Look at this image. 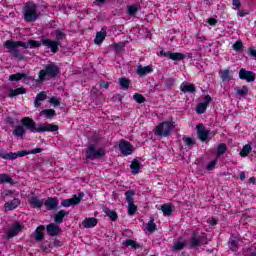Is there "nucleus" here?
<instances>
[{
	"label": "nucleus",
	"mask_w": 256,
	"mask_h": 256,
	"mask_svg": "<svg viewBox=\"0 0 256 256\" xmlns=\"http://www.w3.org/2000/svg\"><path fill=\"white\" fill-rule=\"evenodd\" d=\"M105 37H107V31H105V29H101V31L96 34V38L94 40L95 44L101 45V43L105 41Z\"/></svg>",
	"instance_id": "obj_26"
},
{
	"label": "nucleus",
	"mask_w": 256,
	"mask_h": 256,
	"mask_svg": "<svg viewBox=\"0 0 256 256\" xmlns=\"http://www.w3.org/2000/svg\"><path fill=\"white\" fill-rule=\"evenodd\" d=\"M240 179L241 181H245V172L240 173Z\"/></svg>",
	"instance_id": "obj_62"
},
{
	"label": "nucleus",
	"mask_w": 256,
	"mask_h": 256,
	"mask_svg": "<svg viewBox=\"0 0 256 256\" xmlns=\"http://www.w3.org/2000/svg\"><path fill=\"white\" fill-rule=\"evenodd\" d=\"M173 204L166 203L161 206V211L164 215V217H171V213H173Z\"/></svg>",
	"instance_id": "obj_23"
},
{
	"label": "nucleus",
	"mask_w": 256,
	"mask_h": 256,
	"mask_svg": "<svg viewBox=\"0 0 256 256\" xmlns=\"http://www.w3.org/2000/svg\"><path fill=\"white\" fill-rule=\"evenodd\" d=\"M4 47L8 49V53L14 57V59H17V61H23L25 59V56L21 54L19 51V47H23L24 49H37L38 47H41V42L35 41V40H28L27 43L22 41H13V40H7L4 43Z\"/></svg>",
	"instance_id": "obj_1"
},
{
	"label": "nucleus",
	"mask_w": 256,
	"mask_h": 256,
	"mask_svg": "<svg viewBox=\"0 0 256 256\" xmlns=\"http://www.w3.org/2000/svg\"><path fill=\"white\" fill-rule=\"evenodd\" d=\"M196 129L200 141H207V138L209 137V130H206L203 124H198Z\"/></svg>",
	"instance_id": "obj_17"
},
{
	"label": "nucleus",
	"mask_w": 256,
	"mask_h": 256,
	"mask_svg": "<svg viewBox=\"0 0 256 256\" xmlns=\"http://www.w3.org/2000/svg\"><path fill=\"white\" fill-rule=\"evenodd\" d=\"M183 141H184L185 145H187L188 147L195 145V140L192 138L185 137V138H183Z\"/></svg>",
	"instance_id": "obj_50"
},
{
	"label": "nucleus",
	"mask_w": 256,
	"mask_h": 256,
	"mask_svg": "<svg viewBox=\"0 0 256 256\" xmlns=\"http://www.w3.org/2000/svg\"><path fill=\"white\" fill-rule=\"evenodd\" d=\"M123 245H125V247H130L131 249H141V244L132 239L124 241Z\"/></svg>",
	"instance_id": "obj_30"
},
{
	"label": "nucleus",
	"mask_w": 256,
	"mask_h": 256,
	"mask_svg": "<svg viewBox=\"0 0 256 256\" xmlns=\"http://www.w3.org/2000/svg\"><path fill=\"white\" fill-rule=\"evenodd\" d=\"M239 17H245L247 15V12L240 11L238 12Z\"/></svg>",
	"instance_id": "obj_60"
},
{
	"label": "nucleus",
	"mask_w": 256,
	"mask_h": 256,
	"mask_svg": "<svg viewBox=\"0 0 256 256\" xmlns=\"http://www.w3.org/2000/svg\"><path fill=\"white\" fill-rule=\"evenodd\" d=\"M47 99V93L45 91L40 92L37 94L36 99L34 101V106L36 108L41 107V104L39 103L40 101H45Z\"/></svg>",
	"instance_id": "obj_27"
},
{
	"label": "nucleus",
	"mask_w": 256,
	"mask_h": 256,
	"mask_svg": "<svg viewBox=\"0 0 256 256\" xmlns=\"http://www.w3.org/2000/svg\"><path fill=\"white\" fill-rule=\"evenodd\" d=\"M160 55L163 57H168V59H171L172 61H183L185 59V55L183 53H173L171 51H160Z\"/></svg>",
	"instance_id": "obj_11"
},
{
	"label": "nucleus",
	"mask_w": 256,
	"mask_h": 256,
	"mask_svg": "<svg viewBox=\"0 0 256 256\" xmlns=\"http://www.w3.org/2000/svg\"><path fill=\"white\" fill-rule=\"evenodd\" d=\"M225 151H227V145L225 143H221L218 145V155L225 154Z\"/></svg>",
	"instance_id": "obj_48"
},
{
	"label": "nucleus",
	"mask_w": 256,
	"mask_h": 256,
	"mask_svg": "<svg viewBox=\"0 0 256 256\" xmlns=\"http://www.w3.org/2000/svg\"><path fill=\"white\" fill-rule=\"evenodd\" d=\"M211 103V96L206 95L204 98V102L198 104L196 108V112L199 113L200 115L205 113L207 111V107H209V104Z\"/></svg>",
	"instance_id": "obj_16"
},
{
	"label": "nucleus",
	"mask_w": 256,
	"mask_h": 256,
	"mask_svg": "<svg viewBox=\"0 0 256 256\" xmlns=\"http://www.w3.org/2000/svg\"><path fill=\"white\" fill-rule=\"evenodd\" d=\"M27 133V129L23 125H18L12 131V135L17 139H23V136Z\"/></svg>",
	"instance_id": "obj_21"
},
{
	"label": "nucleus",
	"mask_w": 256,
	"mask_h": 256,
	"mask_svg": "<svg viewBox=\"0 0 256 256\" xmlns=\"http://www.w3.org/2000/svg\"><path fill=\"white\" fill-rule=\"evenodd\" d=\"M27 93V90L25 88H17L14 90H11L10 93L8 94V97H17V95H25Z\"/></svg>",
	"instance_id": "obj_34"
},
{
	"label": "nucleus",
	"mask_w": 256,
	"mask_h": 256,
	"mask_svg": "<svg viewBox=\"0 0 256 256\" xmlns=\"http://www.w3.org/2000/svg\"><path fill=\"white\" fill-rule=\"evenodd\" d=\"M24 20L27 23H33L39 19V10H37V5L33 2H28L23 8Z\"/></svg>",
	"instance_id": "obj_3"
},
{
	"label": "nucleus",
	"mask_w": 256,
	"mask_h": 256,
	"mask_svg": "<svg viewBox=\"0 0 256 256\" xmlns=\"http://www.w3.org/2000/svg\"><path fill=\"white\" fill-rule=\"evenodd\" d=\"M207 23L210 24L212 27H215L217 25V19L215 18H208Z\"/></svg>",
	"instance_id": "obj_54"
},
{
	"label": "nucleus",
	"mask_w": 256,
	"mask_h": 256,
	"mask_svg": "<svg viewBox=\"0 0 256 256\" xmlns=\"http://www.w3.org/2000/svg\"><path fill=\"white\" fill-rule=\"evenodd\" d=\"M180 91L183 93H195V85L183 82L180 86Z\"/></svg>",
	"instance_id": "obj_25"
},
{
	"label": "nucleus",
	"mask_w": 256,
	"mask_h": 256,
	"mask_svg": "<svg viewBox=\"0 0 256 256\" xmlns=\"http://www.w3.org/2000/svg\"><path fill=\"white\" fill-rule=\"evenodd\" d=\"M191 247H199V245H207V236L193 234L190 239Z\"/></svg>",
	"instance_id": "obj_9"
},
{
	"label": "nucleus",
	"mask_w": 256,
	"mask_h": 256,
	"mask_svg": "<svg viewBox=\"0 0 256 256\" xmlns=\"http://www.w3.org/2000/svg\"><path fill=\"white\" fill-rule=\"evenodd\" d=\"M250 256H256V251L255 252H251Z\"/></svg>",
	"instance_id": "obj_64"
},
{
	"label": "nucleus",
	"mask_w": 256,
	"mask_h": 256,
	"mask_svg": "<svg viewBox=\"0 0 256 256\" xmlns=\"http://www.w3.org/2000/svg\"><path fill=\"white\" fill-rule=\"evenodd\" d=\"M49 103L52 104L53 107H59V105H61V99L52 97L50 98Z\"/></svg>",
	"instance_id": "obj_45"
},
{
	"label": "nucleus",
	"mask_w": 256,
	"mask_h": 256,
	"mask_svg": "<svg viewBox=\"0 0 256 256\" xmlns=\"http://www.w3.org/2000/svg\"><path fill=\"white\" fill-rule=\"evenodd\" d=\"M7 155H8V153L5 152V150H0L1 159H6L7 160Z\"/></svg>",
	"instance_id": "obj_56"
},
{
	"label": "nucleus",
	"mask_w": 256,
	"mask_h": 256,
	"mask_svg": "<svg viewBox=\"0 0 256 256\" xmlns=\"http://www.w3.org/2000/svg\"><path fill=\"white\" fill-rule=\"evenodd\" d=\"M119 149H120L122 155H132V153H133V146L125 140L120 141Z\"/></svg>",
	"instance_id": "obj_12"
},
{
	"label": "nucleus",
	"mask_w": 256,
	"mask_h": 256,
	"mask_svg": "<svg viewBox=\"0 0 256 256\" xmlns=\"http://www.w3.org/2000/svg\"><path fill=\"white\" fill-rule=\"evenodd\" d=\"M250 182L253 183V185H255V183H256L255 177H251Z\"/></svg>",
	"instance_id": "obj_63"
},
{
	"label": "nucleus",
	"mask_w": 256,
	"mask_h": 256,
	"mask_svg": "<svg viewBox=\"0 0 256 256\" xmlns=\"http://www.w3.org/2000/svg\"><path fill=\"white\" fill-rule=\"evenodd\" d=\"M46 231L48 235L55 237V235H59L61 233V228L57 224L51 223L47 225Z\"/></svg>",
	"instance_id": "obj_18"
},
{
	"label": "nucleus",
	"mask_w": 256,
	"mask_h": 256,
	"mask_svg": "<svg viewBox=\"0 0 256 256\" xmlns=\"http://www.w3.org/2000/svg\"><path fill=\"white\" fill-rule=\"evenodd\" d=\"M21 79H27V74L17 73V74H12L9 77V81H21Z\"/></svg>",
	"instance_id": "obj_36"
},
{
	"label": "nucleus",
	"mask_w": 256,
	"mask_h": 256,
	"mask_svg": "<svg viewBox=\"0 0 256 256\" xmlns=\"http://www.w3.org/2000/svg\"><path fill=\"white\" fill-rule=\"evenodd\" d=\"M119 83H120V87L122 89H129V79H127V78H120Z\"/></svg>",
	"instance_id": "obj_44"
},
{
	"label": "nucleus",
	"mask_w": 256,
	"mask_h": 256,
	"mask_svg": "<svg viewBox=\"0 0 256 256\" xmlns=\"http://www.w3.org/2000/svg\"><path fill=\"white\" fill-rule=\"evenodd\" d=\"M248 51H249V55H251V57H254V59H256V50L253 48H250Z\"/></svg>",
	"instance_id": "obj_57"
},
{
	"label": "nucleus",
	"mask_w": 256,
	"mask_h": 256,
	"mask_svg": "<svg viewBox=\"0 0 256 256\" xmlns=\"http://www.w3.org/2000/svg\"><path fill=\"white\" fill-rule=\"evenodd\" d=\"M215 165H217V158L208 163L206 166L207 171H213V169H215Z\"/></svg>",
	"instance_id": "obj_51"
},
{
	"label": "nucleus",
	"mask_w": 256,
	"mask_h": 256,
	"mask_svg": "<svg viewBox=\"0 0 256 256\" xmlns=\"http://www.w3.org/2000/svg\"><path fill=\"white\" fill-rule=\"evenodd\" d=\"M21 229L23 227L18 222L14 223L11 227V229L7 233L8 239H11L12 237H15L16 235H19V232H21Z\"/></svg>",
	"instance_id": "obj_19"
},
{
	"label": "nucleus",
	"mask_w": 256,
	"mask_h": 256,
	"mask_svg": "<svg viewBox=\"0 0 256 256\" xmlns=\"http://www.w3.org/2000/svg\"><path fill=\"white\" fill-rule=\"evenodd\" d=\"M103 211L109 217V219H111V221H117V212H115L114 210H110L109 208H107V206L103 207Z\"/></svg>",
	"instance_id": "obj_32"
},
{
	"label": "nucleus",
	"mask_w": 256,
	"mask_h": 256,
	"mask_svg": "<svg viewBox=\"0 0 256 256\" xmlns=\"http://www.w3.org/2000/svg\"><path fill=\"white\" fill-rule=\"evenodd\" d=\"M28 203H29L30 207H33L34 209H41L45 203V200H41V199H39V197L32 195L28 199Z\"/></svg>",
	"instance_id": "obj_14"
},
{
	"label": "nucleus",
	"mask_w": 256,
	"mask_h": 256,
	"mask_svg": "<svg viewBox=\"0 0 256 256\" xmlns=\"http://www.w3.org/2000/svg\"><path fill=\"white\" fill-rule=\"evenodd\" d=\"M57 41H61L65 37V30H56L53 32Z\"/></svg>",
	"instance_id": "obj_42"
},
{
	"label": "nucleus",
	"mask_w": 256,
	"mask_h": 256,
	"mask_svg": "<svg viewBox=\"0 0 256 256\" xmlns=\"http://www.w3.org/2000/svg\"><path fill=\"white\" fill-rule=\"evenodd\" d=\"M106 0H96L97 5L101 6Z\"/></svg>",
	"instance_id": "obj_61"
},
{
	"label": "nucleus",
	"mask_w": 256,
	"mask_h": 256,
	"mask_svg": "<svg viewBox=\"0 0 256 256\" xmlns=\"http://www.w3.org/2000/svg\"><path fill=\"white\" fill-rule=\"evenodd\" d=\"M85 197V193L80 192L78 195L75 194L72 198L70 199H65L61 202L62 207H71V205H79L81 203V199Z\"/></svg>",
	"instance_id": "obj_8"
},
{
	"label": "nucleus",
	"mask_w": 256,
	"mask_h": 256,
	"mask_svg": "<svg viewBox=\"0 0 256 256\" xmlns=\"http://www.w3.org/2000/svg\"><path fill=\"white\" fill-rule=\"evenodd\" d=\"M137 75L139 77H145V75H149V73H153V66H142L139 65L136 70Z\"/></svg>",
	"instance_id": "obj_20"
},
{
	"label": "nucleus",
	"mask_w": 256,
	"mask_h": 256,
	"mask_svg": "<svg viewBox=\"0 0 256 256\" xmlns=\"http://www.w3.org/2000/svg\"><path fill=\"white\" fill-rule=\"evenodd\" d=\"M82 225L85 229H92L97 226V218H86L82 221Z\"/></svg>",
	"instance_id": "obj_24"
},
{
	"label": "nucleus",
	"mask_w": 256,
	"mask_h": 256,
	"mask_svg": "<svg viewBox=\"0 0 256 256\" xmlns=\"http://www.w3.org/2000/svg\"><path fill=\"white\" fill-rule=\"evenodd\" d=\"M232 5L236 7V9H239V7H241V1L233 0Z\"/></svg>",
	"instance_id": "obj_55"
},
{
	"label": "nucleus",
	"mask_w": 256,
	"mask_h": 256,
	"mask_svg": "<svg viewBox=\"0 0 256 256\" xmlns=\"http://www.w3.org/2000/svg\"><path fill=\"white\" fill-rule=\"evenodd\" d=\"M20 123L22 127L31 131V133H45V132H53L59 131V126L54 124H40L39 127L36 128L35 120L30 117H24L21 119Z\"/></svg>",
	"instance_id": "obj_2"
},
{
	"label": "nucleus",
	"mask_w": 256,
	"mask_h": 256,
	"mask_svg": "<svg viewBox=\"0 0 256 256\" xmlns=\"http://www.w3.org/2000/svg\"><path fill=\"white\" fill-rule=\"evenodd\" d=\"M232 48L234 49V51H241L243 49V42L237 41L233 44Z\"/></svg>",
	"instance_id": "obj_49"
},
{
	"label": "nucleus",
	"mask_w": 256,
	"mask_h": 256,
	"mask_svg": "<svg viewBox=\"0 0 256 256\" xmlns=\"http://www.w3.org/2000/svg\"><path fill=\"white\" fill-rule=\"evenodd\" d=\"M185 247V242H175L172 251H181Z\"/></svg>",
	"instance_id": "obj_43"
},
{
	"label": "nucleus",
	"mask_w": 256,
	"mask_h": 256,
	"mask_svg": "<svg viewBox=\"0 0 256 256\" xmlns=\"http://www.w3.org/2000/svg\"><path fill=\"white\" fill-rule=\"evenodd\" d=\"M44 205L48 211H53V209H57V207H59V199L49 197L44 201Z\"/></svg>",
	"instance_id": "obj_15"
},
{
	"label": "nucleus",
	"mask_w": 256,
	"mask_h": 256,
	"mask_svg": "<svg viewBox=\"0 0 256 256\" xmlns=\"http://www.w3.org/2000/svg\"><path fill=\"white\" fill-rule=\"evenodd\" d=\"M125 196H126V201L128 203V205H133L135 203V191L133 190H129L127 192H125Z\"/></svg>",
	"instance_id": "obj_35"
},
{
	"label": "nucleus",
	"mask_w": 256,
	"mask_h": 256,
	"mask_svg": "<svg viewBox=\"0 0 256 256\" xmlns=\"http://www.w3.org/2000/svg\"><path fill=\"white\" fill-rule=\"evenodd\" d=\"M137 212V206L134 204H128V214L129 215H135Z\"/></svg>",
	"instance_id": "obj_47"
},
{
	"label": "nucleus",
	"mask_w": 256,
	"mask_h": 256,
	"mask_svg": "<svg viewBox=\"0 0 256 256\" xmlns=\"http://www.w3.org/2000/svg\"><path fill=\"white\" fill-rule=\"evenodd\" d=\"M173 131V124L171 122H162L156 126L154 134L157 137H169Z\"/></svg>",
	"instance_id": "obj_5"
},
{
	"label": "nucleus",
	"mask_w": 256,
	"mask_h": 256,
	"mask_svg": "<svg viewBox=\"0 0 256 256\" xmlns=\"http://www.w3.org/2000/svg\"><path fill=\"white\" fill-rule=\"evenodd\" d=\"M207 223H209V225H215L217 223V219L215 218L208 219Z\"/></svg>",
	"instance_id": "obj_58"
},
{
	"label": "nucleus",
	"mask_w": 256,
	"mask_h": 256,
	"mask_svg": "<svg viewBox=\"0 0 256 256\" xmlns=\"http://www.w3.org/2000/svg\"><path fill=\"white\" fill-rule=\"evenodd\" d=\"M40 115L46 117V119H53L57 114L54 109H45L40 112Z\"/></svg>",
	"instance_id": "obj_31"
},
{
	"label": "nucleus",
	"mask_w": 256,
	"mask_h": 256,
	"mask_svg": "<svg viewBox=\"0 0 256 256\" xmlns=\"http://www.w3.org/2000/svg\"><path fill=\"white\" fill-rule=\"evenodd\" d=\"M43 149L41 148H35L33 150L27 151V150H22L18 152H10L8 155H6V160L7 161H15V159H18V157H25V155H37V153H41Z\"/></svg>",
	"instance_id": "obj_6"
},
{
	"label": "nucleus",
	"mask_w": 256,
	"mask_h": 256,
	"mask_svg": "<svg viewBox=\"0 0 256 256\" xmlns=\"http://www.w3.org/2000/svg\"><path fill=\"white\" fill-rule=\"evenodd\" d=\"M100 87H103V89H109V83L108 82H101Z\"/></svg>",
	"instance_id": "obj_59"
},
{
	"label": "nucleus",
	"mask_w": 256,
	"mask_h": 256,
	"mask_svg": "<svg viewBox=\"0 0 256 256\" xmlns=\"http://www.w3.org/2000/svg\"><path fill=\"white\" fill-rule=\"evenodd\" d=\"M69 215V212L65 210H60L58 213L54 216L55 223H63L64 217H67Z\"/></svg>",
	"instance_id": "obj_28"
},
{
	"label": "nucleus",
	"mask_w": 256,
	"mask_h": 256,
	"mask_svg": "<svg viewBox=\"0 0 256 256\" xmlns=\"http://www.w3.org/2000/svg\"><path fill=\"white\" fill-rule=\"evenodd\" d=\"M146 230L148 231V233H155V231H157V224H155V221L153 219H151L147 223Z\"/></svg>",
	"instance_id": "obj_38"
},
{
	"label": "nucleus",
	"mask_w": 256,
	"mask_h": 256,
	"mask_svg": "<svg viewBox=\"0 0 256 256\" xmlns=\"http://www.w3.org/2000/svg\"><path fill=\"white\" fill-rule=\"evenodd\" d=\"M59 75V66L55 63H50L45 66V69H42L39 72V80L40 82L45 81V79H54V77Z\"/></svg>",
	"instance_id": "obj_4"
},
{
	"label": "nucleus",
	"mask_w": 256,
	"mask_h": 256,
	"mask_svg": "<svg viewBox=\"0 0 256 256\" xmlns=\"http://www.w3.org/2000/svg\"><path fill=\"white\" fill-rule=\"evenodd\" d=\"M105 157V149H95V145H90L86 152V159H103Z\"/></svg>",
	"instance_id": "obj_7"
},
{
	"label": "nucleus",
	"mask_w": 256,
	"mask_h": 256,
	"mask_svg": "<svg viewBox=\"0 0 256 256\" xmlns=\"http://www.w3.org/2000/svg\"><path fill=\"white\" fill-rule=\"evenodd\" d=\"M11 181H13V179L9 177V174H0V185L3 183H11Z\"/></svg>",
	"instance_id": "obj_41"
},
{
	"label": "nucleus",
	"mask_w": 256,
	"mask_h": 256,
	"mask_svg": "<svg viewBox=\"0 0 256 256\" xmlns=\"http://www.w3.org/2000/svg\"><path fill=\"white\" fill-rule=\"evenodd\" d=\"M239 77L248 83L255 81V74L252 71L245 70L244 68L240 69Z\"/></svg>",
	"instance_id": "obj_13"
},
{
	"label": "nucleus",
	"mask_w": 256,
	"mask_h": 256,
	"mask_svg": "<svg viewBox=\"0 0 256 256\" xmlns=\"http://www.w3.org/2000/svg\"><path fill=\"white\" fill-rule=\"evenodd\" d=\"M137 11H139V8L135 5H132V6L128 7V14L129 15H135V13H137Z\"/></svg>",
	"instance_id": "obj_52"
},
{
	"label": "nucleus",
	"mask_w": 256,
	"mask_h": 256,
	"mask_svg": "<svg viewBox=\"0 0 256 256\" xmlns=\"http://www.w3.org/2000/svg\"><path fill=\"white\" fill-rule=\"evenodd\" d=\"M222 81H231V72L229 70H223L220 72Z\"/></svg>",
	"instance_id": "obj_39"
},
{
	"label": "nucleus",
	"mask_w": 256,
	"mask_h": 256,
	"mask_svg": "<svg viewBox=\"0 0 256 256\" xmlns=\"http://www.w3.org/2000/svg\"><path fill=\"white\" fill-rule=\"evenodd\" d=\"M40 43L41 45H44V47H48L51 50V53H57V51H59V41L42 39Z\"/></svg>",
	"instance_id": "obj_10"
},
{
	"label": "nucleus",
	"mask_w": 256,
	"mask_h": 256,
	"mask_svg": "<svg viewBox=\"0 0 256 256\" xmlns=\"http://www.w3.org/2000/svg\"><path fill=\"white\" fill-rule=\"evenodd\" d=\"M236 95L239 97H245L249 93V88L247 86H242L240 88H236Z\"/></svg>",
	"instance_id": "obj_37"
},
{
	"label": "nucleus",
	"mask_w": 256,
	"mask_h": 256,
	"mask_svg": "<svg viewBox=\"0 0 256 256\" xmlns=\"http://www.w3.org/2000/svg\"><path fill=\"white\" fill-rule=\"evenodd\" d=\"M251 149H252V148H251V145L246 144V145L242 148V150H241V152H240V156H241V157H247V155L251 153Z\"/></svg>",
	"instance_id": "obj_40"
},
{
	"label": "nucleus",
	"mask_w": 256,
	"mask_h": 256,
	"mask_svg": "<svg viewBox=\"0 0 256 256\" xmlns=\"http://www.w3.org/2000/svg\"><path fill=\"white\" fill-rule=\"evenodd\" d=\"M19 205H21V201H19V199H17V198H14L10 202H6L4 204V209H5V211H13V209H17V207H19Z\"/></svg>",
	"instance_id": "obj_22"
},
{
	"label": "nucleus",
	"mask_w": 256,
	"mask_h": 256,
	"mask_svg": "<svg viewBox=\"0 0 256 256\" xmlns=\"http://www.w3.org/2000/svg\"><path fill=\"white\" fill-rule=\"evenodd\" d=\"M133 99L136 101V103H145V97H143L141 94H134Z\"/></svg>",
	"instance_id": "obj_46"
},
{
	"label": "nucleus",
	"mask_w": 256,
	"mask_h": 256,
	"mask_svg": "<svg viewBox=\"0 0 256 256\" xmlns=\"http://www.w3.org/2000/svg\"><path fill=\"white\" fill-rule=\"evenodd\" d=\"M229 247L232 249V251H237V242L235 240H231L229 242Z\"/></svg>",
	"instance_id": "obj_53"
},
{
	"label": "nucleus",
	"mask_w": 256,
	"mask_h": 256,
	"mask_svg": "<svg viewBox=\"0 0 256 256\" xmlns=\"http://www.w3.org/2000/svg\"><path fill=\"white\" fill-rule=\"evenodd\" d=\"M43 231H45V226L43 225H40L36 228L34 237L37 241H43V237H44Z\"/></svg>",
	"instance_id": "obj_29"
},
{
	"label": "nucleus",
	"mask_w": 256,
	"mask_h": 256,
	"mask_svg": "<svg viewBox=\"0 0 256 256\" xmlns=\"http://www.w3.org/2000/svg\"><path fill=\"white\" fill-rule=\"evenodd\" d=\"M131 173L133 175H137L141 170V164L137 160H133L132 164L130 165Z\"/></svg>",
	"instance_id": "obj_33"
}]
</instances>
